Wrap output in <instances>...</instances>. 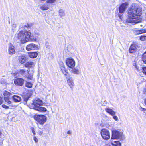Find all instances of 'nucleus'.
Listing matches in <instances>:
<instances>
[{
	"label": "nucleus",
	"instance_id": "1",
	"mask_svg": "<svg viewBox=\"0 0 146 146\" xmlns=\"http://www.w3.org/2000/svg\"><path fill=\"white\" fill-rule=\"evenodd\" d=\"M142 11L139 6L133 5L129 10L126 22L131 23H137L140 22L141 19L140 17L141 15Z\"/></svg>",
	"mask_w": 146,
	"mask_h": 146
},
{
	"label": "nucleus",
	"instance_id": "2",
	"mask_svg": "<svg viewBox=\"0 0 146 146\" xmlns=\"http://www.w3.org/2000/svg\"><path fill=\"white\" fill-rule=\"evenodd\" d=\"M29 97H26L24 98L25 104H27L28 106L31 109L41 112H45L46 111V108L44 107L41 106L43 105V102L39 99H37L34 100L31 104L27 103Z\"/></svg>",
	"mask_w": 146,
	"mask_h": 146
},
{
	"label": "nucleus",
	"instance_id": "3",
	"mask_svg": "<svg viewBox=\"0 0 146 146\" xmlns=\"http://www.w3.org/2000/svg\"><path fill=\"white\" fill-rule=\"evenodd\" d=\"M31 34L30 32L22 31L16 35L15 36L22 43H24L29 41Z\"/></svg>",
	"mask_w": 146,
	"mask_h": 146
},
{
	"label": "nucleus",
	"instance_id": "4",
	"mask_svg": "<svg viewBox=\"0 0 146 146\" xmlns=\"http://www.w3.org/2000/svg\"><path fill=\"white\" fill-rule=\"evenodd\" d=\"M3 95L5 101L10 106L14 107L17 106L15 105L13 101L12 95L11 93L5 91L4 92Z\"/></svg>",
	"mask_w": 146,
	"mask_h": 146
},
{
	"label": "nucleus",
	"instance_id": "5",
	"mask_svg": "<svg viewBox=\"0 0 146 146\" xmlns=\"http://www.w3.org/2000/svg\"><path fill=\"white\" fill-rule=\"evenodd\" d=\"M111 139H120L121 140H123L125 139V137L123 135L122 132H119L117 130H113L112 131Z\"/></svg>",
	"mask_w": 146,
	"mask_h": 146
},
{
	"label": "nucleus",
	"instance_id": "6",
	"mask_svg": "<svg viewBox=\"0 0 146 146\" xmlns=\"http://www.w3.org/2000/svg\"><path fill=\"white\" fill-rule=\"evenodd\" d=\"M34 119L39 124L43 125L46 121L47 117L43 115H35L34 117Z\"/></svg>",
	"mask_w": 146,
	"mask_h": 146
},
{
	"label": "nucleus",
	"instance_id": "7",
	"mask_svg": "<svg viewBox=\"0 0 146 146\" xmlns=\"http://www.w3.org/2000/svg\"><path fill=\"white\" fill-rule=\"evenodd\" d=\"M29 70H25L24 69H21L19 73L24 77L27 78L28 79L31 80L32 78L33 74L29 73Z\"/></svg>",
	"mask_w": 146,
	"mask_h": 146
},
{
	"label": "nucleus",
	"instance_id": "8",
	"mask_svg": "<svg viewBox=\"0 0 146 146\" xmlns=\"http://www.w3.org/2000/svg\"><path fill=\"white\" fill-rule=\"evenodd\" d=\"M100 133L101 135L104 139L107 140L110 139V132L107 129H102L101 130Z\"/></svg>",
	"mask_w": 146,
	"mask_h": 146
},
{
	"label": "nucleus",
	"instance_id": "9",
	"mask_svg": "<svg viewBox=\"0 0 146 146\" xmlns=\"http://www.w3.org/2000/svg\"><path fill=\"white\" fill-rule=\"evenodd\" d=\"M66 63L67 65L70 68H74L75 65L74 60L71 57L68 58L66 59Z\"/></svg>",
	"mask_w": 146,
	"mask_h": 146
},
{
	"label": "nucleus",
	"instance_id": "10",
	"mask_svg": "<svg viewBox=\"0 0 146 146\" xmlns=\"http://www.w3.org/2000/svg\"><path fill=\"white\" fill-rule=\"evenodd\" d=\"M39 48L38 46L37 45H36L33 43H31L27 45L26 49L28 51L31 50H38Z\"/></svg>",
	"mask_w": 146,
	"mask_h": 146
},
{
	"label": "nucleus",
	"instance_id": "11",
	"mask_svg": "<svg viewBox=\"0 0 146 146\" xmlns=\"http://www.w3.org/2000/svg\"><path fill=\"white\" fill-rule=\"evenodd\" d=\"M128 5V3H125L120 5L119 9V12L120 14H123Z\"/></svg>",
	"mask_w": 146,
	"mask_h": 146
},
{
	"label": "nucleus",
	"instance_id": "12",
	"mask_svg": "<svg viewBox=\"0 0 146 146\" xmlns=\"http://www.w3.org/2000/svg\"><path fill=\"white\" fill-rule=\"evenodd\" d=\"M24 81V80L22 78H17L14 80V83L17 86H21L23 84Z\"/></svg>",
	"mask_w": 146,
	"mask_h": 146
},
{
	"label": "nucleus",
	"instance_id": "13",
	"mask_svg": "<svg viewBox=\"0 0 146 146\" xmlns=\"http://www.w3.org/2000/svg\"><path fill=\"white\" fill-rule=\"evenodd\" d=\"M8 52L9 55H11L15 53L14 46L12 44H11L9 46L8 49Z\"/></svg>",
	"mask_w": 146,
	"mask_h": 146
},
{
	"label": "nucleus",
	"instance_id": "14",
	"mask_svg": "<svg viewBox=\"0 0 146 146\" xmlns=\"http://www.w3.org/2000/svg\"><path fill=\"white\" fill-rule=\"evenodd\" d=\"M137 45L134 44H132L130 46L129 51L130 53H135L137 49Z\"/></svg>",
	"mask_w": 146,
	"mask_h": 146
},
{
	"label": "nucleus",
	"instance_id": "15",
	"mask_svg": "<svg viewBox=\"0 0 146 146\" xmlns=\"http://www.w3.org/2000/svg\"><path fill=\"white\" fill-rule=\"evenodd\" d=\"M12 98L14 102H19L21 100V97L17 95H12Z\"/></svg>",
	"mask_w": 146,
	"mask_h": 146
},
{
	"label": "nucleus",
	"instance_id": "16",
	"mask_svg": "<svg viewBox=\"0 0 146 146\" xmlns=\"http://www.w3.org/2000/svg\"><path fill=\"white\" fill-rule=\"evenodd\" d=\"M105 110L106 112L110 114L111 116L114 115L115 114V112L109 108H105Z\"/></svg>",
	"mask_w": 146,
	"mask_h": 146
},
{
	"label": "nucleus",
	"instance_id": "17",
	"mask_svg": "<svg viewBox=\"0 0 146 146\" xmlns=\"http://www.w3.org/2000/svg\"><path fill=\"white\" fill-rule=\"evenodd\" d=\"M27 60V58L25 55H21L19 56V62L21 63H25Z\"/></svg>",
	"mask_w": 146,
	"mask_h": 146
},
{
	"label": "nucleus",
	"instance_id": "18",
	"mask_svg": "<svg viewBox=\"0 0 146 146\" xmlns=\"http://www.w3.org/2000/svg\"><path fill=\"white\" fill-rule=\"evenodd\" d=\"M67 82L68 85L70 88H72L74 85V82L72 78H71L67 80Z\"/></svg>",
	"mask_w": 146,
	"mask_h": 146
},
{
	"label": "nucleus",
	"instance_id": "19",
	"mask_svg": "<svg viewBox=\"0 0 146 146\" xmlns=\"http://www.w3.org/2000/svg\"><path fill=\"white\" fill-rule=\"evenodd\" d=\"M60 69L62 73L65 76L66 78H68L67 76L68 72V70L65 68V66L62 67L61 68H60Z\"/></svg>",
	"mask_w": 146,
	"mask_h": 146
},
{
	"label": "nucleus",
	"instance_id": "20",
	"mask_svg": "<svg viewBox=\"0 0 146 146\" xmlns=\"http://www.w3.org/2000/svg\"><path fill=\"white\" fill-rule=\"evenodd\" d=\"M72 69L70 70V71L71 72L73 73L76 74H79L80 72V71L77 68H71Z\"/></svg>",
	"mask_w": 146,
	"mask_h": 146
},
{
	"label": "nucleus",
	"instance_id": "21",
	"mask_svg": "<svg viewBox=\"0 0 146 146\" xmlns=\"http://www.w3.org/2000/svg\"><path fill=\"white\" fill-rule=\"evenodd\" d=\"M38 55V53L36 52H32L29 54V57L31 58H36Z\"/></svg>",
	"mask_w": 146,
	"mask_h": 146
},
{
	"label": "nucleus",
	"instance_id": "22",
	"mask_svg": "<svg viewBox=\"0 0 146 146\" xmlns=\"http://www.w3.org/2000/svg\"><path fill=\"white\" fill-rule=\"evenodd\" d=\"M25 67L28 68H31L34 66V64L33 62H29L26 63L25 64Z\"/></svg>",
	"mask_w": 146,
	"mask_h": 146
},
{
	"label": "nucleus",
	"instance_id": "23",
	"mask_svg": "<svg viewBox=\"0 0 146 146\" xmlns=\"http://www.w3.org/2000/svg\"><path fill=\"white\" fill-rule=\"evenodd\" d=\"M59 15L61 17H62L65 15L64 11L62 9H60L58 11Z\"/></svg>",
	"mask_w": 146,
	"mask_h": 146
},
{
	"label": "nucleus",
	"instance_id": "24",
	"mask_svg": "<svg viewBox=\"0 0 146 146\" xmlns=\"http://www.w3.org/2000/svg\"><path fill=\"white\" fill-rule=\"evenodd\" d=\"M112 144L115 146H121V143L119 141H115L111 142Z\"/></svg>",
	"mask_w": 146,
	"mask_h": 146
},
{
	"label": "nucleus",
	"instance_id": "25",
	"mask_svg": "<svg viewBox=\"0 0 146 146\" xmlns=\"http://www.w3.org/2000/svg\"><path fill=\"white\" fill-rule=\"evenodd\" d=\"M146 33V30L145 29H141L140 30H138L136 31V33L137 34H140Z\"/></svg>",
	"mask_w": 146,
	"mask_h": 146
},
{
	"label": "nucleus",
	"instance_id": "26",
	"mask_svg": "<svg viewBox=\"0 0 146 146\" xmlns=\"http://www.w3.org/2000/svg\"><path fill=\"white\" fill-rule=\"evenodd\" d=\"M142 60L144 63L146 64V51L143 54Z\"/></svg>",
	"mask_w": 146,
	"mask_h": 146
},
{
	"label": "nucleus",
	"instance_id": "27",
	"mask_svg": "<svg viewBox=\"0 0 146 146\" xmlns=\"http://www.w3.org/2000/svg\"><path fill=\"white\" fill-rule=\"evenodd\" d=\"M25 86L28 88H31L32 87V84L29 82H27L25 84Z\"/></svg>",
	"mask_w": 146,
	"mask_h": 146
},
{
	"label": "nucleus",
	"instance_id": "28",
	"mask_svg": "<svg viewBox=\"0 0 146 146\" xmlns=\"http://www.w3.org/2000/svg\"><path fill=\"white\" fill-rule=\"evenodd\" d=\"M140 39L141 41H144L146 40V36L144 35H141L140 37Z\"/></svg>",
	"mask_w": 146,
	"mask_h": 146
},
{
	"label": "nucleus",
	"instance_id": "29",
	"mask_svg": "<svg viewBox=\"0 0 146 146\" xmlns=\"http://www.w3.org/2000/svg\"><path fill=\"white\" fill-rule=\"evenodd\" d=\"M40 9L43 10H45L48 9V7L45 6L44 5L41 6L40 7Z\"/></svg>",
	"mask_w": 146,
	"mask_h": 146
},
{
	"label": "nucleus",
	"instance_id": "30",
	"mask_svg": "<svg viewBox=\"0 0 146 146\" xmlns=\"http://www.w3.org/2000/svg\"><path fill=\"white\" fill-rule=\"evenodd\" d=\"M58 64L60 66V68H61L62 67L64 66H65L63 62L62 61H59Z\"/></svg>",
	"mask_w": 146,
	"mask_h": 146
},
{
	"label": "nucleus",
	"instance_id": "31",
	"mask_svg": "<svg viewBox=\"0 0 146 146\" xmlns=\"http://www.w3.org/2000/svg\"><path fill=\"white\" fill-rule=\"evenodd\" d=\"M56 1V0H47L46 2L47 3L53 4Z\"/></svg>",
	"mask_w": 146,
	"mask_h": 146
},
{
	"label": "nucleus",
	"instance_id": "32",
	"mask_svg": "<svg viewBox=\"0 0 146 146\" xmlns=\"http://www.w3.org/2000/svg\"><path fill=\"white\" fill-rule=\"evenodd\" d=\"M135 68H136V70L138 71H139L140 70H141L142 69V67H141V66H138V65H137L136 66Z\"/></svg>",
	"mask_w": 146,
	"mask_h": 146
},
{
	"label": "nucleus",
	"instance_id": "33",
	"mask_svg": "<svg viewBox=\"0 0 146 146\" xmlns=\"http://www.w3.org/2000/svg\"><path fill=\"white\" fill-rule=\"evenodd\" d=\"M1 83L2 84H7L6 80L5 79L2 80Z\"/></svg>",
	"mask_w": 146,
	"mask_h": 146
},
{
	"label": "nucleus",
	"instance_id": "34",
	"mask_svg": "<svg viewBox=\"0 0 146 146\" xmlns=\"http://www.w3.org/2000/svg\"><path fill=\"white\" fill-rule=\"evenodd\" d=\"M143 72L146 75V67H142Z\"/></svg>",
	"mask_w": 146,
	"mask_h": 146
},
{
	"label": "nucleus",
	"instance_id": "35",
	"mask_svg": "<svg viewBox=\"0 0 146 146\" xmlns=\"http://www.w3.org/2000/svg\"><path fill=\"white\" fill-rule=\"evenodd\" d=\"M139 109L141 111H143L145 113H146V109L141 107Z\"/></svg>",
	"mask_w": 146,
	"mask_h": 146
},
{
	"label": "nucleus",
	"instance_id": "36",
	"mask_svg": "<svg viewBox=\"0 0 146 146\" xmlns=\"http://www.w3.org/2000/svg\"><path fill=\"white\" fill-rule=\"evenodd\" d=\"M107 104V101H104L102 103V106H105Z\"/></svg>",
	"mask_w": 146,
	"mask_h": 146
},
{
	"label": "nucleus",
	"instance_id": "37",
	"mask_svg": "<svg viewBox=\"0 0 146 146\" xmlns=\"http://www.w3.org/2000/svg\"><path fill=\"white\" fill-rule=\"evenodd\" d=\"M16 27V25L15 24H13L12 25V30H13V31L15 30V29Z\"/></svg>",
	"mask_w": 146,
	"mask_h": 146
},
{
	"label": "nucleus",
	"instance_id": "38",
	"mask_svg": "<svg viewBox=\"0 0 146 146\" xmlns=\"http://www.w3.org/2000/svg\"><path fill=\"white\" fill-rule=\"evenodd\" d=\"M31 130L32 133H33V134L34 135H35L36 134H35V132L34 130V128L33 127H31Z\"/></svg>",
	"mask_w": 146,
	"mask_h": 146
},
{
	"label": "nucleus",
	"instance_id": "39",
	"mask_svg": "<svg viewBox=\"0 0 146 146\" xmlns=\"http://www.w3.org/2000/svg\"><path fill=\"white\" fill-rule=\"evenodd\" d=\"M33 140L35 141L36 143H37L38 141V139L35 136H34L33 137Z\"/></svg>",
	"mask_w": 146,
	"mask_h": 146
},
{
	"label": "nucleus",
	"instance_id": "40",
	"mask_svg": "<svg viewBox=\"0 0 146 146\" xmlns=\"http://www.w3.org/2000/svg\"><path fill=\"white\" fill-rule=\"evenodd\" d=\"M2 106L3 108H5V109H9V107L7 106L5 104L2 105Z\"/></svg>",
	"mask_w": 146,
	"mask_h": 146
},
{
	"label": "nucleus",
	"instance_id": "41",
	"mask_svg": "<svg viewBox=\"0 0 146 146\" xmlns=\"http://www.w3.org/2000/svg\"><path fill=\"white\" fill-rule=\"evenodd\" d=\"M113 118L116 121H117L118 120V118L117 116H114V115H113Z\"/></svg>",
	"mask_w": 146,
	"mask_h": 146
},
{
	"label": "nucleus",
	"instance_id": "42",
	"mask_svg": "<svg viewBox=\"0 0 146 146\" xmlns=\"http://www.w3.org/2000/svg\"><path fill=\"white\" fill-rule=\"evenodd\" d=\"M38 132L39 134L40 135H41L43 134V131H41L40 130H39Z\"/></svg>",
	"mask_w": 146,
	"mask_h": 146
},
{
	"label": "nucleus",
	"instance_id": "43",
	"mask_svg": "<svg viewBox=\"0 0 146 146\" xmlns=\"http://www.w3.org/2000/svg\"><path fill=\"white\" fill-rule=\"evenodd\" d=\"M67 133L69 135H70L72 134V132L70 130H69L67 131Z\"/></svg>",
	"mask_w": 146,
	"mask_h": 146
},
{
	"label": "nucleus",
	"instance_id": "44",
	"mask_svg": "<svg viewBox=\"0 0 146 146\" xmlns=\"http://www.w3.org/2000/svg\"><path fill=\"white\" fill-rule=\"evenodd\" d=\"M28 26H29V25H25L24 26V28H25V27L27 28Z\"/></svg>",
	"mask_w": 146,
	"mask_h": 146
},
{
	"label": "nucleus",
	"instance_id": "45",
	"mask_svg": "<svg viewBox=\"0 0 146 146\" xmlns=\"http://www.w3.org/2000/svg\"><path fill=\"white\" fill-rule=\"evenodd\" d=\"M1 98H0V104H1L2 103V101L1 100Z\"/></svg>",
	"mask_w": 146,
	"mask_h": 146
},
{
	"label": "nucleus",
	"instance_id": "46",
	"mask_svg": "<svg viewBox=\"0 0 146 146\" xmlns=\"http://www.w3.org/2000/svg\"><path fill=\"white\" fill-rule=\"evenodd\" d=\"M122 15H121H121L119 14V18L120 19H121V16H122Z\"/></svg>",
	"mask_w": 146,
	"mask_h": 146
},
{
	"label": "nucleus",
	"instance_id": "47",
	"mask_svg": "<svg viewBox=\"0 0 146 146\" xmlns=\"http://www.w3.org/2000/svg\"><path fill=\"white\" fill-rule=\"evenodd\" d=\"M137 65H136V63H134L133 64V66H135V67H136V66H137Z\"/></svg>",
	"mask_w": 146,
	"mask_h": 146
},
{
	"label": "nucleus",
	"instance_id": "48",
	"mask_svg": "<svg viewBox=\"0 0 146 146\" xmlns=\"http://www.w3.org/2000/svg\"><path fill=\"white\" fill-rule=\"evenodd\" d=\"M144 103L145 105L146 106V98L144 100Z\"/></svg>",
	"mask_w": 146,
	"mask_h": 146
},
{
	"label": "nucleus",
	"instance_id": "49",
	"mask_svg": "<svg viewBox=\"0 0 146 146\" xmlns=\"http://www.w3.org/2000/svg\"><path fill=\"white\" fill-rule=\"evenodd\" d=\"M0 146H3V143H0Z\"/></svg>",
	"mask_w": 146,
	"mask_h": 146
},
{
	"label": "nucleus",
	"instance_id": "50",
	"mask_svg": "<svg viewBox=\"0 0 146 146\" xmlns=\"http://www.w3.org/2000/svg\"><path fill=\"white\" fill-rule=\"evenodd\" d=\"M2 134V133L1 131L0 130V136H1Z\"/></svg>",
	"mask_w": 146,
	"mask_h": 146
},
{
	"label": "nucleus",
	"instance_id": "51",
	"mask_svg": "<svg viewBox=\"0 0 146 146\" xmlns=\"http://www.w3.org/2000/svg\"><path fill=\"white\" fill-rule=\"evenodd\" d=\"M17 75L16 76V75H15V77H17Z\"/></svg>",
	"mask_w": 146,
	"mask_h": 146
},
{
	"label": "nucleus",
	"instance_id": "52",
	"mask_svg": "<svg viewBox=\"0 0 146 146\" xmlns=\"http://www.w3.org/2000/svg\"><path fill=\"white\" fill-rule=\"evenodd\" d=\"M38 127L40 129H41V128L39 127Z\"/></svg>",
	"mask_w": 146,
	"mask_h": 146
},
{
	"label": "nucleus",
	"instance_id": "53",
	"mask_svg": "<svg viewBox=\"0 0 146 146\" xmlns=\"http://www.w3.org/2000/svg\"><path fill=\"white\" fill-rule=\"evenodd\" d=\"M3 143V142H0V143Z\"/></svg>",
	"mask_w": 146,
	"mask_h": 146
},
{
	"label": "nucleus",
	"instance_id": "54",
	"mask_svg": "<svg viewBox=\"0 0 146 146\" xmlns=\"http://www.w3.org/2000/svg\"><path fill=\"white\" fill-rule=\"evenodd\" d=\"M9 23H10V21H9Z\"/></svg>",
	"mask_w": 146,
	"mask_h": 146
}]
</instances>
